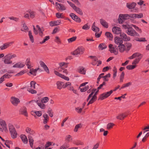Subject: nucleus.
I'll use <instances>...</instances> for the list:
<instances>
[{
  "label": "nucleus",
  "instance_id": "nucleus-56",
  "mask_svg": "<svg viewBox=\"0 0 149 149\" xmlns=\"http://www.w3.org/2000/svg\"><path fill=\"white\" fill-rule=\"evenodd\" d=\"M67 3L69 4L70 6L71 7H72V8L74 9L76 7V6H75L74 4L72 2L69 1H67Z\"/></svg>",
  "mask_w": 149,
  "mask_h": 149
},
{
  "label": "nucleus",
  "instance_id": "nucleus-27",
  "mask_svg": "<svg viewBox=\"0 0 149 149\" xmlns=\"http://www.w3.org/2000/svg\"><path fill=\"white\" fill-rule=\"evenodd\" d=\"M25 64L27 66L28 69H31L32 66H31V63L30 61V59L29 58H27L25 62Z\"/></svg>",
  "mask_w": 149,
  "mask_h": 149
},
{
  "label": "nucleus",
  "instance_id": "nucleus-2",
  "mask_svg": "<svg viewBox=\"0 0 149 149\" xmlns=\"http://www.w3.org/2000/svg\"><path fill=\"white\" fill-rule=\"evenodd\" d=\"M17 57L15 54H8L4 57V62L6 64H11L12 63V61L11 59Z\"/></svg>",
  "mask_w": 149,
  "mask_h": 149
},
{
  "label": "nucleus",
  "instance_id": "nucleus-52",
  "mask_svg": "<svg viewBox=\"0 0 149 149\" xmlns=\"http://www.w3.org/2000/svg\"><path fill=\"white\" fill-rule=\"evenodd\" d=\"M136 67L135 65H130L127 66L126 67V68L128 70H132L134 68Z\"/></svg>",
  "mask_w": 149,
  "mask_h": 149
},
{
  "label": "nucleus",
  "instance_id": "nucleus-10",
  "mask_svg": "<svg viewBox=\"0 0 149 149\" xmlns=\"http://www.w3.org/2000/svg\"><path fill=\"white\" fill-rule=\"evenodd\" d=\"M57 88L60 90L62 88H64L65 86V83L63 81H58L56 83Z\"/></svg>",
  "mask_w": 149,
  "mask_h": 149
},
{
  "label": "nucleus",
  "instance_id": "nucleus-48",
  "mask_svg": "<svg viewBox=\"0 0 149 149\" xmlns=\"http://www.w3.org/2000/svg\"><path fill=\"white\" fill-rule=\"evenodd\" d=\"M49 100V98L47 97H45L42 98L41 100V102L42 103H46Z\"/></svg>",
  "mask_w": 149,
  "mask_h": 149
},
{
  "label": "nucleus",
  "instance_id": "nucleus-49",
  "mask_svg": "<svg viewBox=\"0 0 149 149\" xmlns=\"http://www.w3.org/2000/svg\"><path fill=\"white\" fill-rule=\"evenodd\" d=\"M47 113L49 114L50 117H52L53 116V113L52 111V110L51 108H49L48 109Z\"/></svg>",
  "mask_w": 149,
  "mask_h": 149
},
{
  "label": "nucleus",
  "instance_id": "nucleus-17",
  "mask_svg": "<svg viewBox=\"0 0 149 149\" xmlns=\"http://www.w3.org/2000/svg\"><path fill=\"white\" fill-rule=\"evenodd\" d=\"M61 24V21L60 20L54 21H51L49 22V24L51 26H53L60 25Z\"/></svg>",
  "mask_w": 149,
  "mask_h": 149
},
{
  "label": "nucleus",
  "instance_id": "nucleus-51",
  "mask_svg": "<svg viewBox=\"0 0 149 149\" xmlns=\"http://www.w3.org/2000/svg\"><path fill=\"white\" fill-rule=\"evenodd\" d=\"M36 84V82L32 81L30 83L31 87L32 89H35V84Z\"/></svg>",
  "mask_w": 149,
  "mask_h": 149
},
{
  "label": "nucleus",
  "instance_id": "nucleus-55",
  "mask_svg": "<svg viewBox=\"0 0 149 149\" xmlns=\"http://www.w3.org/2000/svg\"><path fill=\"white\" fill-rule=\"evenodd\" d=\"M27 90L29 92H30L33 94L36 93H37L36 91L33 90V89H31L30 88H27Z\"/></svg>",
  "mask_w": 149,
  "mask_h": 149
},
{
  "label": "nucleus",
  "instance_id": "nucleus-1",
  "mask_svg": "<svg viewBox=\"0 0 149 149\" xmlns=\"http://www.w3.org/2000/svg\"><path fill=\"white\" fill-rule=\"evenodd\" d=\"M120 86L118 85L117 87H116L115 89L113 90H111L109 92L104 93L100 95L99 98V100H102L108 97H109L113 92V91H116L117 89H118L120 87Z\"/></svg>",
  "mask_w": 149,
  "mask_h": 149
},
{
  "label": "nucleus",
  "instance_id": "nucleus-38",
  "mask_svg": "<svg viewBox=\"0 0 149 149\" xmlns=\"http://www.w3.org/2000/svg\"><path fill=\"white\" fill-rule=\"evenodd\" d=\"M129 18H140V15L138 14H129Z\"/></svg>",
  "mask_w": 149,
  "mask_h": 149
},
{
  "label": "nucleus",
  "instance_id": "nucleus-19",
  "mask_svg": "<svg viewBox=\"0 0 149 149\" xmlns=\"http://www.w3.org/2000/svg\"><path fill=\"white\" fill-rule=\"evenodd\" d=\"M14 43V42L12 41L10 42H7L4 44L1 47V49L2 50L6 49L11 45Z\"/></svg>",
  "mask_w": 149,
  "mask_h": 149
},
{
  "label": "nucleus",
  "instance_id": "nucleus-37",
  "mask_svg": "<svg viewBox=\"0 0 149 149\" xmlns=\"http://www.w3.org/2000/svg\"><path fill=\"white\" fill-rule=\"evenodd\" d=\"M92 29L93 31H95L96 32H97L99 31V29L95 26V22H94L92 25Z\"/></svg>",
  "mask_w": 149,
  "mask_h": 149
},
{
  "label": "nucleus",
  "instance_id": "nucleus-47",
  "mask_svg": "<svg viewBox=\"0 0 149 149\" xmlns=\"http://www.w3.org/2000/svg\"><path fill=\"white\" fill-rule=\"evenodd\" d=\"M29 37L32 43L34 42V38L31 31L29 32Z\"/></svg>",
  "mask_w": 149,
  "mask_h": 149
},
{
  "label": "nucleus",
  "instance_id": "nucleus-11",
  "mask_svg": "<svg viewBox=\"0 0 149 149\" xmlns=\"http://www.w3.org/2000/svg\"><path fill=\"white\" fill-rule=\"evenodd\" d=\"M0 125L1 127H0V130L3 132L4 130L6 129L7 125L6 122L2 119L0 120Z\"/></svg>",
  "mask_w": 149,
  "mask_h": 149
},
{
  "label": "nucleus",
  "instance_id": "nucleus-30",
  "mask_svg": "<svg viewBox=\"0 0 149 149\" xmlns=\"http://www.w3.org/2000/svg\"><path fill=\"white\" fill-rule=\"evenodd\" d=\"M28 138L30 146L31 148H32L33 144V139L31 135H29Z\"/></svg>",
  "mask_w": 149,
  "mask_h": 149
},
{
  "label": "nucleus",
  "instance_id": "nucleus-36",
  "mask_svg": "<svg viewBox=\"0 0 149 149\" xmlns=\"http://www.w3.org/2000/svg\"><path fill=\"white\" fill-rule=\"evenodd\" d=\"M86 70L85 68L83 67H80L79 70V72L81 74H86Z\"/></svg>",
  "mask_w": 149,
  "mask_h": 149
},
{
  "label": "nucleus",
  "instance_id": "nucleus-59",
  "mask_svg": "<svg viewBox=\"0 0 149 149\" xmlns=\"http://www.w3.org/2000/svg\"><path fill=\"white\" fill-rule=\"evenodd\" d=\"M97 99V98L94 97V96H93L92 98L89 101V103H93Z\"/></svg>",
  "mask_w": 149,
  "mask_h": 149
},
{
  "label": "nucleus",
  "instance_id": "nucleus-35",
  "mask_svg": "<svg viewBox=\"0 0 149 149\" xmlns=\"http://www.w3.org/2000/svg\"><path fill=\"white\" fill-rule=\"evenodd\" d=\"M69 147L68 143L65 142L60 147V149H66Z\"/></svg>",
  "mask_w": 149,
  "mask_h": 149
},
{
  "label": "nucleus",
  "instance_id": "nucleus-16",
  "mask_svg": "<svg viewBox=\"0 0 149 149\" xmlns=\"http://www.w3.org/2000/svg\"><path fill=\"white\" fill-rule=\"evenodd\" d=\"M113 32L116 34H118L121 33V30L120 28L117 27H114L112 29Z\"/></svg>",
  "mask_w": 149,
  "mask_h": 149
},
{
  "label": "nucleus",
  "instance_id": "nucleus-14",
  "mask_svg": "<svg viewBox=\"0 0 149 149\" xmlns=\"http://www.w3.org/2000/svg\"><path fill=\"white\" fill-rule=\"evenodd\" d=\"M120 38L122 40L125 41H129L130 40V37L127 36V35L123 33H121L120 35Z\"/></svg>",
  "mask_w": 149,
  "mask_h": 149
},
{
  "label": "nucleus",
  "instance_id": "nucleus-9",
  "mask_svg": "<svg viewBox=\"0 0 149 149\" xmlns=\"http://www.w3.org/2000/svg\"><path fill=\"white\" fill-rule=\"evenodd\" d=\"M126 33L129 35L131 36H138L139 35L133 29L130 28H128V30L126 31Z\"/></svg>",
  "mask_w": 149,
  "mask_h": 149
},
{
  "label": "nucleus",
  "instance_id": "nucleus-34",
  "mask_svg": "<svg viewBox=\"0 0 149 149\" xmlns=\"http://www.w3.org/2000/svg\"><path fill=\"white\" fill-rule=\"evenodd\" d=\"M77 13L79 14L80 15H82L83 14V12L81 9L77 7H76L74 9Z\"/></svg>",
  "mask_w": 149,
  "mask_h": 149
},
{
  "label": "nucleus",
  "instance_id": "nucleus-22",
  "mask_svg": "<svg viewBox=\"0 0 149 149\" xmlns=\"http://www.w3.org/2000/svg\"><path fill=\"white\" fill-rule=\"evenodd\" d=\"M136 5V3L134 2H133L131 3H127V7L130 9H134Z\"/></svg>",
  "mask_w": 149,
  "mask_h": 149
},
{
  "label": "nucleus",
  "instance_id": "nucleus-61",
  "mask_svg": "<svg viewBox=\"0 0 149 149\" xmlns=\"http://www.w3.org/2000/svg\"><path fill=\"white\" fill-rule=\"evenodd\" d=\"M60 77L67 81H68L69 80V78L68 77H66L62 74H61Z\"/></svg>",
  "mask_w": 149,
  "mask_h": 149
},
{
  "label": "nucleus",
  "instance_id": "nucleus-8",
  "mask_svg": "<svg viewBox=\"0 0 149 149\" xmlns=\"http://www.w3.org/2000/svg\"><path fill=\"white\" fill-rule=\"evenodd\" d=\"M31 102H35L41 109H44L45 107V104L42 103L39 100H31L29 102V103Z\"/></svg>",
  "mask_w": 149,
  "mask_h": 149
},
{
  "label": "nucleus",
  "instance_id": "nucleus-6",
  "mask_svg": "<svg viewBox=\"0 0 149 149\" xmlns=\"http://www.w3.org/2000/svg\"><path fill=\"white\" fill-rule=\"evenodd\" d=\"M109 51L111 53H113L115 55H117L118 53V50L116 47L113 46V45L110 44L109 45Z\"/></svg>",
  "mask_w": 149,
  "mask_h": 149
},
{
  "label": "nucleus",
  "instance_id": "nucleus-29",
  "mask_svg": "<svg viewBox=\"0 0 149 149\" xmlns=\"http://www.w3.org/2000/svg\"><path fill=\"white\" fill-rule=\"evenodd\" d=\"M39 69V68H38L36 69H34L32 68L30 70L29 73L33 75V76H35L36 75V73L38 70Z\"/></svg>",
  "mask_w": 149,
  "mask_h": 149
},
{
  "label": "nucleus",
  "instance_id": "nucleus-18",
  "mask_svg": "<svg viewBox=\"0 0 149 149\" xmlns=\"http://www.w3.org/2000/svg\"><path fill=\"white\" fill-rule=\"evenodd\" d=\"M114 42L115 44L119 45L123 43V40L119 37H116L114 39Z\"/></svg>",
  "mask_w": 149,
  "mask_h": 149
},
{
  "label": "nucleus",
  "instance_id": "nucleus-28",
  "mask_svg": "<svg viewBox=\"0 0 149 149\" xmlns=\"http://www.w3.org/2000/svg\"><path fill=\"white\" fill-rule=\"evenodd\" d=\"M20 137L23 143L24 144H26L27 143L28 139L25 135H20Z\"/></svg>",
  "mask_w": 149,
  "mask_h": 149
},
{
  "label": "nucleus",
  "instance_id": "nucleus-25",
  "mask_svg": "<svg viewBox=\"0 0 149 149\" xmlns=\"http://www.w3.org/2000/svg\"><path fill=\"white\" fill-rule=\"evenodd\" d=\"M25 65L20 62H18L13 66V68H21L23 67Z\"/></svg>",
  "mask_w": 149,
  "mask_h": 149
},
{
  "label": "nucleus",
  "instance_id": "nucleus-33",
  "mask_svg": "<svg viewBox=\"0 0 149 149\" xmlns=\"http://www.w3.org/2000/svg\"><path fill=\"white\" fill-rule=\"evenodd\" d=\"M105 35L109 40H112L113 36L111 33L109 32H107L105 33Z\"/></svg>",
  "mask_w": 149,
  "mask_h": 149
},
{
  "label": "nucleus",
  "instance_id": "nucleus-20",
  "mask_svg": "<svg viewBox=\"0 0 149 149\" xmlns=\"http://www.w3.org/2000/svg\"><path fill=\"white\" fill-rule=\"evenodd\" d=\"M56 5L57 6V8L61 10H65L66 8L61 3H58V2L56 3Z\"/></svg>",
  "mask_w": 149,
  "mask_h": 149
},
{
  "label": "nucleus",
  "instance_id": "nucleus-43",
  "mask_svg": "<svg viewBox=\"0 0 149 149\" xmlns=\"http://www.w3.org/2000/svg\"><path fill=\"white\" fill-rule=\"evenodd\" d=\"M82 125L81 123L76 125L74 129V131L75 132H77L78 129L79 128H81L82 127Z\"/></svg>",
  "mask_w": 149,
  "mask_h": 149
},
{
  "label": "nucleus",
  "instance_id": "nucleus-7",
  "mask_svg": "<svg viewBox=\"0 0 149 149\" xmlns=\"http://www.w3.org/2000/svg\"><path fill=\"white\" fill-rule=\"evenodd\" d=\"M84 48L82 47H78L73 52V54L77 55L83 54L84 51Z\"/></svg>",
  "mask_w": 149,
  "mask_h": 149
},
{
  "label": "nucleus",
  "instance_id": "nucleus-24",
  "mask_svg": "<svg viewBox=\"0 0 149 149\" xmlns=\"http://www.w3.org/2000/svg\"><path fill=\"white\" fill-rule=\"evenodd\" d=\"M100 24L102 25L106 28H108V24L106 21L105 20L102 19H100Z\"/></svg>",
  "mask_w": 149,
  "mask_h": 149
},
{
  "label": "nucleus",
  "instance_id": "nucleus-4",
  "mask_svg": "<svg viewBox=\"0 0 149 149\" xmlns=\"http://www.w3.org/2000/svg\"><path fill=\"white\" fill-rule=\"evenodd\" d=\"M140 53H135L133 54L132 56L129 57L128 58L130 59H132L134 58L135 59L132 63V64L134 65L137 63L139 61V56Z\"/></svg>",
  "mask_w": 149,
  "mask_h": 149
},
{
  "label": "nucleus",
  "instance_id": "nucleus-60",
  "mask_svg": "<svg viewBox=\"0 0 149 149\" xmlns=\"http://www.w3.org/2000/svg\"><path fill=\"white\" fill-rule=\"evenodd\" d=\"M36 114L38 116L40 117L41 116L42 113L41 111H32Z\"/></svg>",
  "mask_w": 149,
  "mask_h": 149
},
{
  "label": "nucleus",
  "instance_id": "nucleus-32",
  "mask_svg": "<svg viewBox=\"0 0 149 149\" xmlns=\"http://www.w3.org/2000/svg\"><path fill=\"white\" fill-rule=\"evenodd\" d=\"M118 47L119 51L121 52H123L125 49L124 45L123 44L118 45Z\"/></svg>",
  "mask_w": 149,
  "mask_h": 149
},
{
  "label": "nucleus",
  "instance_id": "nucleus-64",
  "mask_svg": "<svg viewBox=\"0 0 149 149\" xmlns=\"http://www.w3.org/2000/svg\"><path fill=\"white\" fill-rule=\"evenodd\" d=\"M99 145V143H97L95 145L92 149H97Z\"/></svg>",
  "mask_w": 149,
  "mask_h": 149
},
{
  "label": "nucleus",
  "instance_id": "nucleus-50",
  "mask_svg": "<svg viewBox=\"0 0 149 149\" xmlns=\"http://www.w3.org/2000/svg\"><path fill=\"white\" fill-rule=\"evenodd\" d=\"M77 37L76 36L73 37H72L68 39V41L69 43L72 42L76 40Z\"/></svg>",
  "mask_w": 149,
  "mask_h": 149
},
{
  "label": "nucleus",
  "instance_id": "nucleus-39",
  "mask_svg": "<svg viewBox=\"0 0 149 149\" xmlns=\"http://www.w3.org/2000/svg\"><path fill=\"white\" fill-rule=\"evenodd\" d=\"M107 47L104 43H101L98 46L99 49L101 50H103L107 48Z\"/></svg>",
  "mask_w": 149,
  "mask_h": 149
},
{
  "label": "nucleus",
  "instance_id": "nucleus-40",
  "mask_svg": "<svg viewBox=\"0 0 149 149\" xmlns=\"http://www.w3.org/2000/svg\"><path fill=\"white\" fill-rule=\"evenodd\" d=\"M114 125L115 124L112 123H109L107 125V128L108 130H110Z\"/></svg>",
  "mask_w": 149,
  "mask_h": 149
},
{
  "label": "nucleus",
  "instance_id": "nucleus-62",
  "mask_svg": "<svg viewBox=\"0 0 149 149\" xmlns=\"http://www.w3.org/2000/svg\"><path fill=\"white\" fill-rule=\"evenodd\" d=\"M62 13H57L56 14V17L58 18H63V17L62 16Z\"/></svg>",
  "mask_w": 149,
  "mask_h": 149
},
{
  "label": "nucleus",
  "instance_id": "nucleus-54",
  "mask_svg": "<svg viewBox=\"0 0 149 149\" xmlns=\"http://www.w3.org/2000/svg\"><path fill=\"white\" fill-rule=\"evenodd\" d=\"M9 18L11 20H13L16 22L19 21V19L18 18L14 17H9Z\"/></svg>",
  "mask_w": 149,
  "mask_h": 149
},
{
  "label": "nucleus",
  "instance_id": "nucleus-15",
  "mask_svg": "<svg viewBox=\"0 0 149 149\" xmlns=\"http://www.w3.org/2000/svg\"><path fill=\"white\" fill-rule=\"evenodd\" d=\"M11 102L14 105L16 106L19 102L20 101L19 99L14 97H11Z\"/></svg>",
  "mask_w": 149,
  "mask_h": 149
},
{
  "label": "nucleus",
  "instance_id": "nucleus-45",
  "mask_svg": "<svg viewBox=\"0 0 149 149\" xmlns=\"http://www.w3.org/2000/svg\"><path fill=\"white\" fill-rule=\"evenodd\" d=\"M72 140V138L71 136L70 135H67L65 137V141L69 142L70 140Z\"/></svg>",
  "mask_w": 149,
  "mask_h": 149
},
{
  "label": "nucleus",
  "instance_id": "nucleus-31",
  "mask_svg": "<svg viewBox=\"0 0 149 149\" xmlns=\"http://www.w3.org/2000/svg\"><path fill=\"white\" fill-rule=\"evenodd\" d=\"M26 132L30 134L29 135H33L35 134V132L33 130H31L29 127H27L26 129Z\"/></svg>",
  "mask_w": 149,
  "mask_h": 149
},
{
  "label": "nucleus",
  "instance_id": "nucleus-58",
  "mask_svg": "<svg viewBox=\"0 0 149 149\" xmlns=\"http://www.w3.org/2000/svg\"><path fill=\"white\" fill-rule=\"evenodd\" d=\"M88 86H86L85 87L80 88L81 91V92H84L87 91L89 88Z\"/></svg>",
  "mask_w": 149,
  "mask_h": 149
},
{
  "label": "nucleus",
  "instance_id": "nucleus-21",
  "mask_svg": "<svg viewBox=\"0 0 149 149\" xmlns=\"http://www.w3.org/2000/svg\"><path fill=\"white\" fill-rule=\"evenodd\" d=\"M127 116V115L126 113H121L119 114L116 117V118L117 119L123 120Z\"/></svg>",
  "mask_w": 149,
  "mask_h": 149
},
{
  "label": "nucleus",
  "instance_id": "nucleus-13",
  "mask_svg": "<svg viewBox=\"0 0 149 149\" xmlns=\"http://www.w3.org/2000/svg\"><path fill=\"white\" fill-rule=\"evenodd\" d=\"M70 16L72 18L78 23H80L81 22L80 18L76 15L75 14L73 13H71L70 15Z\"/></svg>",
  "mask_w": 149,
  "mask_h": 149
},
{
  "label": "nucleus",
  "instance_id": "nucleus-12",
  "mask_svg": "<svg viewBox=\"0 0 149 149\" xmlns=\"http://www.w3.org/2000/svg\"><path fill=\"white\" fill-rule=\"evenodd\" d=\"M39 63L41 67L47 73L49 74V69L45 63L42 61H40Z\"/></svg>",
  "mask_w": 149,
  "mask_h": 149
},
{
  "label": "nucleus",
  "instance_id": "nucleus-57",
  "mask_svg": "<svg viewBox=\"0 0 149 149\" xmlns=\"http://www.w3.org/2000/svg\"><path fill=\"white\" fill-rule=\"evenodd\" d=\"M90 28V26H88L87 24H84L82 27L83 29L85 30H88Z\"/></svg>",
  "mask_w": 149,
  "mask_h": 149
},
{
  "label": "nucleus",
  "instance_id": "nucleus-26",
  "mask_svg": "<svg viewBox=\"0 0 149 149\" xmlns=\"http://www.w3.org/2000/svg\"><path fill=\"white\" fill-rule=\"evenodd\" d=\"M43 116L44 118L43 120V123L45 124H46L49 120V117L46 113H45L43 115Z\"/></svg>",
  "mask_w": 149,
  "mask_h": 149
},
{
  "label": "nucleus",
  "instance_id": "nucleus-23",
  "mask_svg": "<svg viewBox=\"0 0 149 149\" xmlns=\"http://www.w3.org/2000/svg\"><path fill=\"white\" fill-rule=\"evenodd\" d=\"M64 88H67L68 90L70 91L73 88V87L71 85V84L70 82H67L65 83V86Z\"/></svg>",
  "mask_w": 149,
  "mask_h": 149
},
{
  "label": "nucleus",
  "instance_id": "nucleus-53",
  "mask_svg": "<svg viewBox=\"0 0 149 149\" xmlns=\"http://www.w3.org/2000/svg\"><path fill=\"white\" fill-rule=\"evenodd\" d=\"M11 143H12L11 141L9 140H6L5 143V144L7 147H8L9 148H10V147L9 144Z\"/></svg>",
  "mask_w": 149,
  "mask_h": 149
},
{
  "label": "nucleus",
  "instance_id": "nucleus-41",
  "mask_svg": "<svg viewBox=\"0 0 149 149\" xmlns=\"http://www.w3.org/2000/svg\"><path fill=\"white\" fill-rule=\"evenodd\" d=\"M21 113L26 116H27V113L26 111V108H23L21 110Z\"/></svg>",
  "mask_w": 149,
  "mask_h": 149
},
{
  "label": "nucleus",
  "instance_id": "nucleus-44",
  "mask_svg": "<svg viewBox=\"0 0 149 149\" xmlns=\"http://www.w3.org/2000/svg\"><path fill=\"white\" fill-rule=\"evenodd\" d=\"M131 84H132V83L131 82H129L126 84H124L121 87V88L120 89V90L121 89H123L125 88L128 87V86H131Z\"/></svg>",
  "mask_w": 149,
  "mask_h": 149
},
{
  "label": "nucleus",
  "instance_id": "nucleus-5",
  "mask_svg": "<svg viewBox=\"0 0 149 149\" xmlns=\"http://www.w3.org/2000/svg\"><path fill=\"white\" fill-rule=\"evenodd\" d=\"M129 14H120L118 18V22L120 24H122L124 22V20L129 19Z\"/></svg>",
  "mask_w": 149,
  "mask_h": 149
},
{
  "label": "nucleus",
  "instance_id": "nucleus-46",
  "mask_svg": "<svg viewBox=\"0 0 149 149\" xmlns=\"http://www.w3.org/2000/svg\"><path fill=\"white\" fill-rule=\"evenodd\" d=\"M50 38L49 36H47L45 37L44 38L43 40L40 42V44H42L45 42L47 41Z\"/></svg>",
  "mask_w": 149,
  "mask_h": 149
},
{
  "label": "nucleus",
  "instance_id": "nucleus-3",
  "mask_svg": "<svg viewBox=\"0 0 149 149\" xmlns=\"http://www.w3.org/2000/svg\"><path fill=\"white\" fill-rule=\"evenodd\" d=\"M8 127L11 137L13 139L17 138V134L13 125L11 124H9Z\"/></svg>",
  "mask_w": 149,
  "mask_h": 149
},
{
  "label": "nucleus",
  "instance_id": "nucleus-42",
  "mask_svg": "<svg viewBox=\"0 0 149 149\" xmlns=\"http://www.w3.org/2000/svg\"><path fill=\"white\" fill-rule=\"evenodd\" d=\"M30 17L32 18H34L36 15V13L35 12L30 10L29 11Z\"/></svg>",
  "mask_w": 149,
  "mask_h": 149
},
{
  "label": "nucleus",
  "instance_id": "nucleus-63",
  "mask_svg": "<svg viewBox=\"0 0 149 149\" xmlns=\"http://www.w3.org/2000/svg\"><path fill=\"white\" fill-rule=\"evenodd\" d=\"M2 76L4 77V79L9 78L10 77H11V76H10V75L8 74H6L3 75Z\"/></svg>",
  "mask_w": 149,
  "mask_h": 149
}]
</instances>
